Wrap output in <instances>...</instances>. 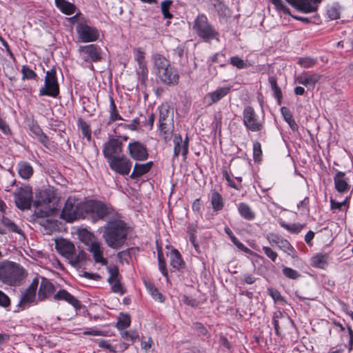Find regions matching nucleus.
<instances>
[{
	"mask_svg": "<svg viewBox=\"0 0 353 353\" xmlns=\"http://www.w3.org/2000/svg\"><path fill=\"white\" fill-rule=\"evenodd\" d=\"M127 235L126 224L121 220L108 221L104 225L103 238L107 245L111 248H120L124 244Z\"/></svg>",
	"mask_w": 353,
	"mask_h": 353,
	"instance_id": "obj_1",
	"label": "nucleus"
},
{
	"mask_svg": "<svg viewBox=\"0 0 353 353\" xmlns=\"http://www.w3.org/2000/svg\"><path fill=\"white\" fill-rule=\"evenodd\" d=\"M25 278V270L19 264L3 260L0 261V281L10 286L19 285Z\"/></svg>",
	"mask_w": 353,
	"mask_h": 353,
	"instance_id": "obj_2",
	"label": "nucleus"
},
{
	"mask_svg": "<svg viewBox=\"0 0 353 353\" xmlns=\"http://www.w3.org/2000/svg\"><path fill=\"white\" fill-rule=\"evenodd\" d=\"M153 61L156 74L163 83L168 85L178 83L179 75L167 59L161 54H156L153 56Z\"/></svg>",
	"mask_w": 353,
	"mask_h": 353,
	"instance_id": "obj_3",
	"label": "nucleus"
},
{
	"mask_svg": "<svg viewBox=\"0 0 353 353\" xmlns=\"http://www.w3.org/2000/svg\"><path fill=\"white\" fill-rule=\"evenodd\" d=\"M55 248L73 267H79L86 260V253L83 250H78L77 252L74 245L65 239L56 240Z\"/></svg>",
	"mask_w": 353,
	"mask_h": 353,
	"instance_id": "obj_4",
	"label": "nucleus"
},
{
	"mask_svg": "<svg viewBox=\"0 0 353 353\" xmlns=\"http://www.w3.org/2000/svg\"><path fill=\"white\" fill-rule=\"evenodd\" d=\"M193 30L199 37L205 41L212 39L219 41V32L208 22L207 17L203 14H199L196 18L193 25Z\"/></svg>",
	"mask_w": 353,
	"mask_h": 353,
	"instance_id": "obj_5",
	"label": "nucleus"
},
{
	"mask_svg": "<svg viewBox=\"0 0 353 353\" xmlns=\"http://www.w3.org/2000/svg\"><path fill=\"white\" fill-rule=\"evenodd\" d=\"M84 204H81L73 197H69L62 209L61 217L68 222L84 217Z\"/></svg>",
	"mask_w": 353,
	"mask_h": 353,
	"instance_id": "obj_6",
	"label": "nucleus"
},
{
	"mask_svg": "<svg viewBox=\"0 0 353 353\" xmlns=\"http://www.w3.org/2000/svg\"><path fill=\"white\" fill-rule=\"evenodd\" d=\"M85 211L90 213L94 221L109 219L113 210L102 202L90 201L84 203Z\"/></svg>",
	"mask_w": 353,
	"mask_h": 353,
	"instance_id": "obj_7",
	"label": "nucleus"
},
{
	"mask_svg": "<svg viewBox=\"0 0 353 353\" xmlns=\"http://www.w3.org/2000/svg\"><path fill=\"white\" fill-rule=\"evenodd\" d=\"M40 96L56 98L59 94V85L57 78V71L52 68L46 72L44 85L39 90Z\"/></svg>",
	"mask_w": 353,
	"mask_h": 353,
	"instance_id": "obj_8",
	"label": "nucleus"
},
{
	"mask_svg": "<svg viewBox=\"0 0 353 353\" xmlns=\"http://www.w3.org/2000/svg\"><path fill=\"white\" fill-rule=\"evenodd\" d=\"M243 123L252 132H260L263 129V119L259 117L252 106H246L243 109Z\"/></svg>",
	"mask_w": 353,
	"mask_h": 353,
	"instance_id": "obj_9",
	"label": "nucleus"
},
{
	"mask_svg": "<svg viewBox=\"0 0 353 353\" xmlns=\"http://www.w3.org/2000/svg\"><path fill=\"white\" fill-rule=\"evenodd\" d=\"M14 197L18 208L22 210L30 209L33 198L32 188L28 185L21 186L14 192Z\"/></svg>",
	"mask_w": 353,
	"mask_h": 353,
	"instance_id": "obj_10",
	"label": "nucleus"
},
{
	"mask_svg": "<svg viewBox=\"0 0 353 353\" xmlns=\"http://www.w3.org/2000/svg\"><path fill=\"white\" fill-rule=\"evenodd\" d=\"M79 41L83 43L93 42L99 38L100 33L95 27L90 26L85 21H79L76 27Z\"/></svg>",
	"mask_w": 353,
	"mask_h": 353,
	"instance_id": "obj_11",
	"label": "nucleus"
},
{
	"mask_svg": "<svg viewBox=\"0 0 353 353\" xmlns=\"http://www.w3.org/2000/svg\"><path fill=\"white\" fill-rule=\"evenodd\" d=\"M78 52L80 57L87 63L99 62L102 59L101 48L94 44L81 46Z\"/></svg>",
	"mask_w": 353,
	"mask_h": 353,
	"instance_id": "obj_12",
	"label": "nucleus"
},
{
	"mask_svg": "<svg viewBox=\"0 0 353 353\" xmlns=\"http://www.w3.org/2000/svg\"><path fill=\"white\" fill-rule=\"evenodd\" d=\"M108 163L112 171L123 176L129 174L132 165V161L125 154H121Z\"/></svg>",
	"mask_w": 353,
	"mask_h": 353,
	"instance_id": "obj_13",
	"label": "nucleus"
},
{
	"mask_svg": "<svg viewBox=\"0 0 353 353\" xmlns=\"http://www.w3.org/2000/svg\"><path fill=\"white\" fill-rule=\"evenodd\" d=\"M123 152V143L116 138H111L103 145V154L107 161L121 156Z\"/></svg>",
	"mask_w": 353,
	"mask_h": 353,
	"instance_id": "obj_14",
	"label": "nucleus"
},
{
	"mask_svg": "<svg viewBox=\"0 0 353 353\" xmlns=\"http://www.w3.org/2000/svg\"><path fill=\"white\" fill-rule=\"evenodd\" d=\"M109 277L108 282L111 286V290L114 293L123 294L125 292L123 284L121 283V276L119 274V268L116 265L109 266L108 268Z\"/></svg>",
	"mask_w": 353,
	"mask_h": 353,
	"instance_id": "obj_15",
	"label": "nucleus"
},
{
	"mask_svg": "<svg viewBox=\"0 0 353 353\" xmlns=\"http://www.w3.org/2000/svg\"><path fill=\"white\" fill-rule=\"evenodd\" d=\"M128 152L130 157L136 161H145L149 156L146 145L138 141L128 143Z\"/></svg>",
	"mask_w": 353,
	"mask_h": 353,
	"instance_id": "obj_16",
	"label": "nucleus"
},
{
	"mask_svg": "<svg viewBox=\"0 0 353 353\" xmlns=\"http://www.w3.org/2000/svg\"><path fill=\"white\" fill-rule=\"evenodd\" d=\"M55 196L53 190L50 189L39 192L37 200L34 201V205L37 208L46 206L48 211L52 212L55 208Z\"/></svg>",
	"mask_w": 353,
	"mask_h": 353,
	"instance_id": "obj_17",
	"label": "nucleus"
},
{
	"mask_svg": "<svg viewBox=\"0 0 353 353\" xmlns=\"http://www.w3.org/2000/svg\"><path fill=\"white\" fill-rule=\"evenodd\" d=\"M297 10L310 13L317 11L319 4L323 0H285Z\"/></svg>",
	"mask_w": 353,
	"mask_h": 353,
	"instance_id": "obj_18",
	"label": "nucleus"
},
{
	"mask_svg": "<svg viewBox=\"0 0 353 353\" xmlns=\"http://www.w3.org/2000/svg\"><path fill=\"white\" fill-rule=\"evenodd\" d=\"M174 143V158H177L180 153L185 159L188 153L189 139L186 137L185 139L183 141L181 136L179 134H175L173 136Z\"/></svg>",
	"mask_w": 353,
	"mask_h": 353,
	"instance_id": "obj_19",
	"label": "nucleus"
},
{
	"mask_svg": "<svg viewBox=\"0 0 353 353\" xmlns=\"http://www.w3.org/2000/svg\"><path fill=\"white\" fill-rule=\"evenodd\" d=\"M231 90L230 86L219 87L216 90L208 93L205 98V102L210 105L215 103L225 97Z\"/></svg>",
	"mask_w": 353,
	"mask_h": 353,
	"instance_id": "obj_20",
	"label": "nucleus"
},
{
	"mask_svg": "<svg viewBox=\"0 0 353 353\" xmlns=\"http://www.w3.org/2000/svg\"><path fill=\"white\" fill-rule=\"evenodd\" d=\"M88 250L92 253L96 263H100L102 265L108 264V260L103 256V248L101 242L97 240L92 242L88 246Z\"/></svg>",
	"mask_w": 353,
	"mask_h": 353,
	"instance_id": "obj_21",
	"label": "nucleus"
},
{
	"mask_svg": "<svg viewBox=\"0 0 353 353\" xmlns=\"http://www.w3.org/2000/svg\"><path fill=\"white\" fill-rule=\"evenodd\" d=\"M55 301H65L72 305L76 310L81 308V302L67 290L63 289L59 290L53 296Z\"/></svg>",
	"mask_w": 353,
	"mask_h": 353,
	"instance_id": "obj_22",
	"label": "nucleus"
},
{
	"mask_svg": "<svg viewBox=\"0 0 353 353\" xmlns=\"http://www.w3.org/2000/svg\"><path fill=\"white\" fill-rule=\"evenodd\" d=\"M39 283V278L37 277L33 279L30 285L22 294L21 303L22 304H30L34 302L36 296V291Z\"/></svg>",
	"mask_w": 353,
	"mask_h": 353,
	"instance_id": "obj_23",
	"label": "nucleus"
},
{
	"mask_svg": "<svg viewBox=\"0 0 353 353\" xmlns=\"http://www.w3.org/2000/svg\"><path fill=\"white\" fill-rule=\"evenodd\" d=\"M41 281L38 292V299L43 301L48 298L55 290L54 285L48 279L40 276Z\"/></svg>",
	"mask_w": 353,
	"mask_h": 353,
	"instance_id": "obj_24",
	"label": "nucleus"
},
{
	"mask_svg": "<svg viewBox=\"0 0 353 353\" xmlns=\"http://www.w3.org/2000/svg\"><path fill=\"white\" fill-rule=\"evenodd\" d=\"M135 60L139 65V72L141 74L143 79L147 78L148 70L147 68L145 60V52L141 49L137 48L134 50Z\"/></svg>",
	"mask_w": 353,
	"mask_h": 353,
	"instance_id": "obj_25",
	"label": "nucleus"
},
{
	"mask_svg": "<svg viewBox=\"0 0 353 353\" xmlns=\"http://www.w3.org/2000/svg\"><path fill=\"white\" fill-rule=\"evenodd\" d=\"M159 123L161 124L163 123L174 122V112L173 108L167 103L162 104L159 108Z\"/></svg>",
	"mask_w": 353,
	"mask_h": 353,
	"instance_id": "obj_26",
	"label": "nucleus"
},
{
	"mask_svg": "<svg viewBox=\"0 0 353 353\" xmlns=\"http://www.w3.org/2000/svg\"><path fill=\"white\" fill-rule=\"evenodd\" d=\"M320 79V76L316 74H302L298 76L295 79V82L299 84L303 85L308 88H314L315 84Z\"/></svg>",
	"mask_w": 353,
	"mask_h": 353,
	"instance_id": "obj_27",
	"label": "nucleus"
},
{
	"mask_svg": "<svg viewBox=\"0 0 353 353\" xmlns=\"http://www.w3.org/2000/svg\"><path fill=\"white\" fill-rule=\"evenodd\" d=\"M29 129L34 138L37 139L38 141L44 146L48 147L49 144V139L46 134L43 132L41 128L37 122L32 121L29 125Z\"/></svg>",
	"mask_w": 353,
	"mask_h": 353,
	"instance_id": "obj_28",
	"label": "nucleus"
},
{
	"mask_svg": "<svg viewBox=\"0 0 353 353\" xmlns=\"http://www.w3.org/2000/svg\"><path fill=\"white\" fill-rule=\"evenodd\" d=\"M345 176V172L339 171L334 177L335 188L341 193L347 192L350 188Z\"/></svg>",
	"mask_w": 353,
	"mask_h": 353,
	"instance_id": "obj_29",
	"label": "nucleus"
},
{
	"mask_svg": "<svg viewBox=\"0 0 353 353\" xmlns=\"http://www.w3.org/2000/svg\"><path fill=\"white\" fill-rule=\"evenodd\" d=\"M152 165V161L148 162L146 163H135L133 171L131 173L130 177L132 179H136L141 177L150 170Z\"/></svg>",
	"mask_w": 353,
	"mask_h": 353,
	"instance_id": "obj_30",
	"label": "nucleus"
},
{
	"mask_svg": "<svg viewBox=\"0 0 353 353\" xmlns=\"http://www.w3.org/2000/svg\"><path fill=\"white\" fill-rule=\"evenodd\" d=\"M160 136L165 141L171 140L173 136L174 122L159 124Z\"/></svg>",
	"mask_w": 353,
	"mask_h": 353,
	"instance_id": "obj_31",
	"label": "nucleus"
},
{
	"mask_svg": "<svg viewBox=\"0 0 353 353\" xmlns=\"http://www.w3.org/2000/svg\"><path fill=\"white\" fill-rule=\"evenodd\" d=\"M17 171L19 175L23 179H30L33 174V168L26 161H21L17 164Z\"/></svg>",
	"mask_w": 353,
	"mask_h": 353,
	"instance_id": "obj_32",
	"label": "nucleus"
},
{
	"mask_svg": "<svg viewBox=\"0 0 353 353\" xmlns=\"http://www.w3.org/2000/svg\"><path fill=\"white\" fill-rule=\"evenodd\" d=\"M329 254L327 253H318L312 256L311 261L313 267L324 269L327 265Z\"/></svg>",
	"mask_w": 353,
	"mask_h": 353,
	"instance_id": "obj_33",
	"label": "nucleus"
},
{
	"mask_svg": "<svg viewBox=\"0 0 353 353\" xmlns=\"http://www.w3.org/2000/svg\"><path fill=\"white\" fill-rule=\"evenodd\" d=\"M170 265L175 269L179 270L184 265L181 255L176 249H173L170 251Z\"/></svg>",
	"mask_w": 353,
	"mask_h": 353,
	"instance_id": "obj_34",
	"label": "nucleus"
},
{
	"mask_svg": "<svg viewBox=\"0 0 353 353\" xmlns=\"http://www.w3.org/2000/svg\"><path fill=\"white\" fill-rule=\"evenodd\" d=\"M238 211L241 216L247 220L250 221L255 218V213L247 203H240L238 205Z\"/></svg>",
	"mask_w": 353,
	"mask_h": 353,
	"instance_id": "obj_35",
	"label": "nucleus"
},
{
	"mask_svg": "<svg viewBox=\"0 0 353 353\" xmlns=\"http://www.w3.org/2000/svg\"><path fill=\"white\" fill-rule=\"evenodd\" d=\"M110 117L108 123L110 124L116 121L123 120L121 116L119 114V111L117 108L115 102L112 96H110Z\"/></svg>",
	"mask_w": 353,
	"mask_h": 353,
	"instance_id": "obj_36",
	"label": "nucleus"
},
{
	"mask_svg": "<svg viewBox=\"0 0 353 353\" xmlns=\"http://www.w3.org/2000/svg\"><path fill=\"white\" fill-rule=\"evenodd\" d=\"M55 4L65 14L70 15L74 12V6L65 0H55Z\"/></svg>",
	"mask_w": 353,
	"mask_h": 353,
	"instance_id": "obj_37",
	"label": "nucleus"
},
{
	"mask_svg": "<svg viewBox=\"0 0 353 353\" xmlns=\"http://www.w3.org/2000/svg\"><path fill=\"white\" fill-rule=\"evenodd\" d=\"M210 1L214 10L219 17H224L229 14V9L221 1L219 0H211Z\"/></svg>",
	"mask_w": 353,
	"mask_h": 353,
	"instance_id": "obj_38",
	"label": "nucleus"
},
{
	"mask_svg": "<svg viewBox=\"0 0 353 353\" xmlns=\"http://www.w3.org/2000/svg\"><path fill=\"white\" fill-rule=\"evenodd\" d=\"M0 223L10 232L17 234L21 233V230L12 221L7 218L4 214H2L0 216Z\"/></svg>",
	"mask_w": 353,
	"mask_h": 353,
	"instance_id": "obj_39",
	"label": "nucleus"
},
{
	"mask_svg": "<svg viewBox=\"0 0 353 353\" xmlns=\"http://www.w3.org/2000/svg\"><path fill=\"white\" fill-rule=\"evenodd\" d=\"M211 203L214 210H221L223 207V199L221 194L216 192L212 194Z\"/></svg>",
	"mask_w": 353,
	"mask_h": 353,
	"instance_id": "obj_40",
	"label": "nucleus"
},
{
	"mask_svg": "<svg viewBox=\"0 0 353 353\" xmlns=\"http://www.w3.org/2000/svg\"><path fill=\"white\" fill-rule=\"evenodd\" d=\"M79 235L81 241L88 246L90 245L92 242L97 241L94 235L86 230L81 231Z\"/></svg>",
	"mask_w": 353,
	"mask_h": 353,
	"instance_id": "obj_41",
	"label": "nucleus"
},
{
	"mask_svg": "<svg viewBox=\"0 0 353 353\" xmlns=\"http://www.w3.org/2000/svg\"><path fill=\"white\" fill-rule=\"evenodd\" d=\"M278 247L284 252L287 253L288 254L293 257L296 254V251L293 246L290 243V242L288 240L283 238H282V239L280 240L279 245Z\"/></svg>",
	"mask_w": 353,
	"mask_h": 353,
	"instance_id": "obj_42",
	"label": "nucleus"
},
{
	"mask_svg": "<svg viewBox=\"0 0 353 353\" xmlns=\"http://www.w3.org/2000/svg\"><path fill=\"white\" fill-rule=\"evenodd\" d=\"M146 288L152 296L159 302H163V295L159 292L158 289L152 283H146Z\"/></svg>",
	"mask_w": 353,
	"mask_h": 353,
	"instance_id": "obj_43",
	"label": "nucleus"
},
{
	"mask_svg": "<svg viewBox=\"0 0 353 353\" xmlns=\"http://www.w3.org/2000/svg\"><path fill=\"white\" fill-rule=\"evenodd\" d=\"M172 4V0H165L161 3V12L165 19H172L173 15L170 12V8Z\"/></svg>",
	"mask_w": 353,
	"mask_h": 353,
	"instance_id": "obj_44",
	"label": "nucleus"
},
{
	"mask_svg": "<svg viewBox=\"0 0 353 353\" xmlns=\"http://www.w3.org/2000/svg\"><path fill=\"white\" fill-rule=\"evenodd\" d=\"M21 73H22V79H36L37 78V74L28 65H23L21 68Z\"/></svg>",
	"mask_w": 353,
	"mask_h": 353,
	"instance_id": "obj_45",
	"label": "nucleus"
},
{
	"mask_svg": "<svg viewBox=\"0 0 353 353\" xmlns=\"http://www.w3.org/2000/svg\"><path fill=\"white\" fill-rule=\"evenodd\" d=\"M121 336L125 341L134 343L138 338L139 334L136 330L122 331Z\"/></svg>",
	"mask_w": 353,
	"mask_h": 353,
	"instance_id": "obj_46",
	"label": "nucleus"
},
{
	"mask_svg": "<svg viewBox=\"0 0 353 353\" xmlns=\"http://www.w3.org/2000/svg\"><path fill=\"white\" fill-rule=\"evenodd\" d=\"M316 59L310 57H301L298 61V64L305 68H311L316 65Z\"/></svg>",
	"mask_w": 353,
	"mask_h": 353,
	"instance_id": "obj_47",
	"label": "nucleus"
},
{
	"mask_svg": "<svg viewBox=\"0 0 353 353\" xmlns=\"http://www.w3.org/2000/svg\"><path fill=\"white\" fill-rule=\"evenodd\" d=\"M230 63L239 69L247 68L250 65V63L245 62L243 59L236 56L230 58Z\"/></svg>",
	"mask_w": 353,
	"mask_h": 353,
	"instance_id": "obj_48",
	"label": "nucleus"
},
{
	"mask_svg": "<svg viewBox=\"0 0 353 353\" xmlns=\"http://www.w3.org/2000/svg\"><path fill=\"white\" fill-rule=\"evenodd\" d=\"M130 325V318L128 315H123L120 317L117 323V327L119 330H123L128 327Z\"/></svg>",
	"mask_w": 353,
	"mask_h": 353,
	"instance_id": "obj_49",
	"label": "nucleus"
},
{
	"mask_svg": "<svg viewBox=\"0 0 353 353\" xmlns=\"http://www.w3.org/2000/svg\"><path fill=\"white\" fill-rule=\"evenodd\" d=\"M281 226L292 233H299L304 228V225H302L301 223H281Z\"/></svg>",
	"mask_w": 353,
	"mask_h": 353,
	"instance_id": "obj_50",
	"label": "nucleus"
},
{
	"mask_svg": "<svg viewBox=\"0 0 353 353\" xmlns=\"http://www.w3.org/2000/svg\"><path fill=\"white\" fill-rule=\"evenodd\" d=\"M79 125L83 135L90 141L91 139V129L90 125L83 121H79Z\"/></svg>",
	"mask_w": 353,
	"mask_h": 353,
	"instance_id": "obj_51",
	"label": "nucleus"
},
{
	"mask_svg": "<svg viewBox=\"0 0 353 353\" xmlns=\"http://www.w3.org/2000/svg\"><path fill=\"white\" fill-rule=\"evenodd\" d=\"M282 272L285 276L291 279H296L301 276L296 270L288 267H284Z\"/></svg>",
	"mask_w": 353,
	"mask_h": 353,
	"instance_id": "obj_52",
	"label": "nucleus"
},
{
	"mask_svg": "<svg viewBox=\"0 0 353 353\" xmlns=\"http://www.w3.org/2000/svg\"><path fill=\"white\" fill-rule=\"evenodd\" d=\"M158 261H159V268L161 273L163 276H168V271L166 269V264L165 259L163 258V253L161 252H158Z\"/></svg>",
	"mask_w": 353,
	"mask_h": 353,
	"instance_id": "obj_53",
	"label": "nucleus"
},
{
	"mask_svg": "<svg viewBox=\"0 0 353 353\" xmlns=\"http://www.w3.org/2000/svg\"><path fill=\"white\" fill-rule=\"evenodd\" d=\"M262 155L261 145L259 142L255 141L253 144V157L255 161H260Z\"/></svg>",
	"mask_w": 353,
	"mask_h": 353,
	"instance_id": "obj_54",
	"label": "nucleus"
},
{
	"mask_svg": "<svg viewBox=\"0 0 353 353\" xmlns=\"http://www.w3.org/2000/svg\"><path fill=\"white\" fill-rule=\"evenodd\" d=\"M277 10L283 11L285 14H290V9L287 8L281 0H270Z\"/></svg>",
	"mask_w": 353,
	"mask_h": 353,
	"instance_id": "obj_55",
	"label": "nucleus"
},
{
	"mask_svg": "<svg viewBox=\"0 0 353 353\" xmlns=\"http://www.w3.org/2000/svg\"><path fill=\"white\" fill-rule=\"evenodd\" d=\"M263 250L265 255L270 259V260L274 262L278 256V254L276 252H274L272 248L268 246H263Z\"/></svg>",
	"mask_w": 353,
	"mask_h": 353,
	"instance_id": "obj_56",
	"label": "nucleus"
},
{
	"mask_svg": "<svg viewBox=\"0 0 353 353\" xmlns=\"http://www.w3.org/2000/svg\"><path fill=\"white\" fill-rule=\"evenodd\" d=\"M282 238L283 237L273 233L268 234L267 236L268 241L272 246H279L280 240H281Z\"/></svg>",
	"mask_w": 353,
	"mask_h": 353,
	"instance_id": "obj_57",
	"label": "nucleus"
},
{
	"mask_svg": "<svg viewBox=\"0 0 353 353\" xmlns=\"http://www.w3.org/2000/svg\"><path fill=\"white\" fill-rule=\"evenodd\" d=\"M327 12L329 18L332 20L337 19L340 17V13L338 8L334 6L328 8Z\"/></svg>",
	"mask_w": 353,
	"mask_h": 353,
	"instance_id": "obj_58",
	"label": "nucleus"
},
{
	"mask_svg": "<svg viewBox=\"0 0 353 353\" xmlns=\"http://www.w3.org/2000/svg\"><path fill=\"white\" fill-rule=\"evenodd\" d=\"M269 294L274 299L275 302L282 301H283V298L281 296V293L275 289L269 288L268 289Z\"/></svg>",
	"mask_w": 353,
	"mask_h": 353,
	"instance_id": "obj_59",
	"label": "nucleus"
},
{
	"mask_svg": "<svg viewBox=\"0 0 353 353\" xmlns=\"http://www.w3.org/2000/svg\"><path fill=\"white\" fill-rule=\"evenodd\" d=\"M0 130L6 135H10L12 131L10 126L3 119L0 117Z\"/></svg>",
	"mask_w": 353,
	"mask_h": 353,
	"instance_id": "obj_60",
	"label": "nucleus"
},
{
	"mask_svg": "<svg viewBox=\"0 0 353 353\" xmlns=\"http://www.w3.org/2000/svg\"><path fill=\"white\" fill-rule=\"evenodd\" d=\"M232 242L241 251L245 253H250L251 250L240 242L236 237L232 238Z\"/></svg>",
	"mask_w": 353,
	"mask_h": 353,
	"instance_id": "obj_61",
	"label": "nucleus"
},
{
	"mask_svg": "<svg viewBox=\"0 0 353 353\" xmlns=\"http://www.w3.org/2000/svg\"><path fill=\"white\" fill-rule=\"evenodd\" d=\"M117 258L120 261V262H128L129 259L130 258V253L127 250L119 252L117 254Z\"/></svg>",
	"mask_w": 353,
	"mask_h": 353,
	"instance_id": "obj_62",
	"label": "nucleus"
},
{
	"mask_svg": "<svg viewBox=\"0 0 353 353\" xmlns=\"http://www.w3.org/2000/svg\"><path fill=\"white\" fill-rule=\"evenodd\" d=\"M281 112L286 122L290 121L292 119H293V117L288 108L282 107L281 108Z\"/></svg>",
	"mask_w": 353,
	"mask_h": 353,
	"instance_id": "obj_63",
	"label": "nucleus"
},
{
	"mask_svg": "<svg viewBox=\"0 0 353 353\" xmlns=\"http://www.w3.org/2000/svg\"><path fill=\"white\" fill-rule=\"evenodd\" d=\"M10 301L9 297L0 290V305L3 307H7L10 305Z\"/></svg>",
	"mask_w": 353,
	"mask_h": 353,
	"instance_id": "obj_64",
	"label": "nucleus"
}]
</instances>
